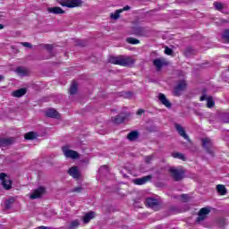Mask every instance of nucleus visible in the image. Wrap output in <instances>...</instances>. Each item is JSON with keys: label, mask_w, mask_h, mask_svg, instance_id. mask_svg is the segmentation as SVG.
<instances>
[{"label": "nucleus", "mask_w": 229, "mask_h": 229, "mask_svg": "<svg viewBox=\"0 0 229 229\" xmlns=\"http://www.w3.org/2000/svg\"><path fill=\"white\" fill-rule=\"evenodd\" d=\"M216 191H217L218 194H220L221 196H225L228 192V191L226 190V187L223 184H217Z\"/></svg>", "instance_id": "393cba45"}, {"label": "nucleus", "mask_w": 229, "mask_h": 229, "mask_svg": "<svg viewBox=\"0 0 229 229\" xmlns=\"http://www.w3.org/2000/svg\"><path fill=\"white\" fill-rule=\"evenodd\" d=\"M216 224L219 228H223L226 225V220L225 218H218Z\"/></svg>", "instance_id": "72a5a7b5"}, {"label": "nucleus", "mask_w": 229, "mask_h": 229, "mask_svg": "<svg viewBox=\"0 0 229 229\" xmlns=\"http://www.w3.org/2000/svg\"><path fill=\"white\" fill-rule=\"evenodd\" d=\"M153 160V156H148L146 158H145V162L146 164H151V161Z\"/></svg>", "instance_id": "a18cd8bd"}, {"label": "nucleus", "mask_w": 229, "mask_h": 229, "mask_svg": "<svg viewBox=\"0 0 229 229\" xmlns=\"http://www.w3.org/2000/svg\"><path fill=\"white\" fill-rule=\"evenodd\" d=\"M133 96V93H131V91H127L124 94V98H126L127 99H130V98H131Z\"/></svg>", "instance_id": "49530a36"}, {"label": "nucleus", "mask_w": 229, "mask_h": 229, "mask_svg": "<svg viewBox=\"0 0 229 229\" xmlns=\"http://www.w3.org/2000/svg\"><path fill=\"white\" fill-rule=\"evenodd\" d=\"M96 217V212L89 211L87 213V223H89L91 219H94Z\"/></svg>", "instance_id": "f704fd0d"}, {"label": "nucleus", "mask_w": 229, "mask_h": 229, "mask_svg": "<svg viewBox=\"0 0 229 229\" xmlns=\"http://www.w3.org/2000/svg\"><path fill=\"white\" fill-rule=\"evenodd\" d=\"M126 117H130V113H122L114 117H112V121L114 123V124H121L126 121Z\"/></svg>", "instance_id": "ddd939ff"}, {"label": "nucleus", "mask_w": 229, "mask_h": 229, "mask_svg": "<svg viewBox=\"0 0 229 229\" xmlns=\"http://www.w3.org/2000/svg\"><path fill=\"white\" fill-rule=\"evenodd\" d=\"M44 194H46V187L39 186L38 189L34 190L33 192L30 194V199H38Z\"/></svg>", "instance_id": "f8f14e48"}, {"label": "nucleus", "mask_w": 229, "mask_h": 229, "mask_svg": "<svg viewBox=\"0 0 229 229\" xmlns=\"http://www.w3.org/2000/svg\"><path fill=\"white\" fill-rule=\"evenodd\" d=\"M70 96H74L78 93V82L75 81H72L69 90H68Z\"/></svg>", "instance_id": "4be33fe9"}, {"label": "nucleus", "mask_w": 229, "mask_h": 229, "mask_svg": "<svg viewBox=\"0 0 229 229\" xmlns=\"http://www.w3.org/2000/svg\"><path fill=\"white\" fill-rule=\"evenodd\" d=\"M109 64L122 65L123 67H131L135 64V60L130 56L125 57L124 55L111 56L109 58Z\"/></svg>", "instance_id": "f257e3e1"}, {"label": "nucleus", "mask_w": 229, "mask_h": 229, "mask_svg": "<svg viewBox=\"0 0 229 229\" xmlns=\"http://www.w3.org/2000/svg\"><path fill=\"white\" fill-rule=\"evenodd\" d=\"M83 1L81 0H63L59 2L61 6H65L66 8H78L81 6Z\"/></svg>", "instance_id": "39448f33"}, {"label": "nucleus", "mask_w": 229, "mask_h": 229, "mask_svg": "<svg viewBox=\"0 0 229 229\" xmlns=\"http://www.w3.org/2000/svg\"><path fill=\"white\" fill-rule=\"evenodd\" d=\"M26 88H21L13 92V98H22V96H26Z\"/></svg>", "instance_id": "5701e85b"}, {"label": "nucleus", "mask_w": 229, "mask_h": 229, "mask_svg": "<svg viewBox=\"0 0 229 229\" xmlns=\"http://www.w3.org/2000/svg\"><path fill=\"white\" fill-rule=\"evenodd\" d=\"M67 174L73 178V180H81V172L78 169V166L73 165L70 167L67 171Z\"/></svg>", "instance_id": "1a4fd4ad"}, {"label": "nucleus", "mask_w": 229, "mask_h": 229, "mask_svg": "<svg viewBox=\"0 0 229 229\" xmlns=\"http://www.w3.org/2000/svg\"><path fill=\"white\" fill-rule=\"evenodd\" d=\"M185 89H187V82L185 81H179L174 89V96L180 97Z\"/></svg>", "instance_id": "6e6552de"}, {"label": "nucleus", "mask_w": 229, "mask_h": 229, "mask_svg": "<svg viewBox=\"0 0 229 229\" xmlns=\"http://www.w3.org/2000/svg\"><path fill=\"white\" fill-rule=\"evenodd\" d=\"M21 46H23V47H29V48L33 47V46L30 43H28V42H21Z\"/></svg>", "instance_id": "c03bdc74"}, {"label": "nucleus", "mask_w": 229, "mask_h": 229, "mask_svg": "<svg viewBox=\"0 0 229 229\" xmlns=\"http://www.w3.org/2000/svg\"><path fill=\"white\" fill-rule=\"evenodd\" d=\"M123 178H128V175H126V174H123Z\"/></svg>", "instance_id": "bf43d9fd"}, {"label": "nucleus", "mask_w": 229, "mask_h": 229, "mask_svg": "<svg viewBox=\"0 0 229 229\" xmlns=\"http://www.w3.org/2000/svg\"><path fill=\"white\" fill-rule=\"evenodd\" d=\"M140 137V133H139V131H131L127 134V139L130 140V142H135Z\"/></svg>", "instance_id": "aec40b11"}, {"label": "nucleus", "mask_w": 229, "mask_h": 229, "mask_svg": "<svg viewBox=\"0 0 229 229\" xmlns=\"http://www.w3.org/2000/svg\"><path fill=\"white\" fill-rule=\"evenodd\" d=\"M176 131L179 133L181 137H183L185 140H188V142H191V139H189V135H187V132H185V129L180 125L179 123L174 124Z\"/></svg>", "instance_id": "dca6fc26"}, {"label": "nucleus", "mask_w": 229, "mask_h": 229, "mask_svg": "<svg viewBox=\"0 0 229 229\" xmlns=\"http://www.w3.org/2000/svg\"><path fill=\"white\" fill-rule=\"evenodd\" d=\"M141 114H144V110L139 109V110L137 111V114H138V115H141Z\"/></svg>", "instance_id": "603ef678"}, {"label": "nucleus", "mask_w": 229, "mask_h": 229, "mask_svg": "<svg viewBox=\"0 0 229 229\" xmlns=\"http://www.w3.org/2000/svg\"><path fill=\"white\" fill-rule=\"evenodd\" d=\"M158 99L160 103H162L165 106H166V108H171V106H173V104L169 102L167 98L163 93H159Z\"/></svg>", "instance_id": "6ab92c4d"}, {"label": "nucleus", "mask_w": 229, "mask_h": 229, "mask_svg": "<svg viewBox=\"0 0 229 229\" xmlns=\"http://www.w3.org/2000/svg\"><path fill=\"white\" fill-rule=\"evenodd\" d=\"M12 144H15V138H0V146L4 148L6 146H12Z\"/></svg>", "instance_id": "f3484780"}, {"label": "nucleus", "mask_w": 229, "mask_h": 229, "mask_svg": "<svg viewBox=\"0 0 229 229\" xmlns=\"http://www.w3.org/2000/svg\"><path fill=\"white\" fill-rule=\"evenodd\" d=\"M194 114H196V115H198L199 117H201L202 115H203V114H201L200 112H198V111H194Z\"/></svg>", "instance_id": "3c124183"}, {"label": "nucleus", "mask_w": 229, "mask_h": 229, "mask_svg": "<svg viewBox=\"0 0 229 229\" xmlns=\"http://www.w3.org/2000/svg\"><path fill=\"white\" fill-rule=\"evenodd\" d=\"M15 72H17V74H19L20 76H26V74H28V69H26L25 67L20 66L16 68Z\"/></svg>", "instance_id": "bb28decb"}, {"label": "nucleus", "mask_w": 229, "mask_h": 229, "mask_svg": "<svg viewBox=\"0 0 229 229\" xmlns=\"http://www.w3.org/2000/svg\"><path fill=\"white\" fill-rule=\"evenodd\" d=\"M37 229H51V227L41 225L37 227Z\"/></svg>", "instance_id": "8fccbe9b"}, {"label": "nucleus", "mask_w": 229, "mask_h": 229, "mask_svg": "<svg viewBox=\"0 0 229 229\" xmlns=\"http://www.w3.org/2000/svg\"><path fill=\"white\" fill-rule=\"evenodd\" d=\"M223 122H224V123H229V115H228V114H225V115L223 117Z\"/></svg>", "instance_id": "de8ad7c7"}, {"label": "nucleus", "mask_w": 229, "mask_h": 229, "mask_svg": "<svg viewBox=\"0 0 229 229\" xmlns=\"http://www.w3.org/2000/svg\"><path fill=\"white\" fill-rule=\"evenodd\" d=\"M172 198H174V199H178V196L176 195H173Z\"/></svg>", "instance_id": "4d7b16f0"}, {"label": "nucleus", "mask_w": 229, "mask_h": 229, "mask_svg": "<svg viewBox=\"0 0 229 229\" xmlns=\"http://www.w3.org/2000/svg\"><path fill=\"white\" fill-rule=\"evenodd\" d=\"M98 173H99L100 176H106V174H108V173H110V170L108 169V165H104L100 166V168L98 169Z\"/></svg>", "instance_id": "a878e982"}, {"label": "nucleus", "mask_w": 229, "mask_h": 229, "mask_svg": "<svg viewBox=\"0 0 229 229\" xmlns=\"http://www.w3.org/2000/svg\"><path fill=\"white\" fill-rule=\"evenodd\" d=\"M205 99H207V97L205 95L200 97V101H205Z\"/></svg>", "instance_id": "5fc2aeb1"}, {"label": "nucleus", "mask_w": 229, "mask_h": 229, "mask_svg": "<svg viewBox=\"0 0 229 229\" xmlns=\"http://www.w3.org/2000/svg\"><path fill=\"white\" fill-rule=\"evenodd\" d=\"M26 140H33L34 139H37V133L34 131H30L25 134Z\"/></svg>", "instance_id": "c85d7f7f"}, {"label": "nucleus", "mask_w": 229, "mask_h": 229, "mask_svg": "<svg viewBox=\"0 0 229 229\" xmlns=\"http://www.w3.org/2000/svg\"><path fill=\"white\" fill-rule=\"evenodd\" d=\"M222 38L229 44V30H225L222 34Z\"/></svg>", "instance_id": "e433bc0d"}, {"label": "nucleus", "mask_w": 229, "mask_h": 229, "mask_svg": "<svg viewBox=\"0 0 229 229\" xmlns=\"http://www.w3.org/2000/svg\"><path fill=\"white\" fill-rule=\"evenodd\" d=\"M146 207L152 208V210H160V202L157 199L148 198L146 199Z\"/></svg>", "instance_id": "9d476101"}, {"label": "nucleus", "mask_w": 229, "mask_h": 229, "mask_svg": "<svg viewBox=\"0 0 229 229\" xmlns=\"http://www.w3.org/2000/svg\"><path fill=\"white\" fill-rule=\"evenodd\" d=\"M126 42L128 44H132V45H135V44H140V40L135 38H126Z\"/></svg>", "instance_id": "473e14b6"}, {"label": "nucleus", "mask_w": 229, "mask_h": 229, "mask_svg": "<svg viewBox=\"0 0 229 229\" xmlns=\"http://www.w3.org/2000/svg\"><path fill=\"white\" fill-rule=\"evenodd\" d=\"M211 210H212L211 207H205L200 208L198 214V217L195 220V223H197L198 225H199L200 223H203V221L207 219V216L210 214Z\"/></svg>", "instance_id": "20e7f679"}, {"label": "nucleus", "mask_w": 229, "mask_h": 229, "mask_svg": "<svg viewBox=\"0 0 229 229\" xmlns=\"http://www.w3.org/2000/svg\"><path fill=\"white\" fill-rule=\"evenodd\" d=\"M79 46H83L81 43H79Z\"/></svg>", "instance_id": "052dcab7"}, {"label": "nucleus", "mask_w": 229, "mask_h": 229, "mask_svg": "<svg viewBox=\"0 0 229 229\" xmlns=\"http://www.w3.org/2000/svg\"><path fill=\"white\" fill-rule=\"evenodd\" d=\"M183 55L187 58L193 56V55H196V49H194L192 47H187L184 50Z\"/></svg>", "instance_id": "b1692460"}, {"label": "nucleus", "mask_w": 229, "mask_h": 229, "mask_svg": "<svg viewBox=\"0 0 229 229\" xmlns=\"http://www.w3.org/2000/svg\"><path fill=\"white\" fill-rule=\"evenodd\" d=\"M3 80H4V76L0 75V81H3Z\"/></svg>", "instance_id": "6e6d98bb"}, {"label": "nucleus", "mask_w": 229, "mask_h": 229, "mask_svg": "<svg viewBox=\"0 0 229 229\" xmlns=\"http://www.w3.org/2000/svg\"><path fill=\"white\" fill-rule=\"evenodd\" d=\"M148 30L144 27L134 26L131 29V34L135 35L136 37H148Z\"/></svg>", "instance_id": "423d86ee"}, {"label": "nucleus", "mask_w": 229, "mask_h": 229, "mask_svg": "<svg viewBox=\"0 0 229 229\" xmlns=\"http://www.w3.org/2000/svg\"><path fill=\"white\" fill-rule=\"evenodd\" d=\"M80 226V220H72L67 226L68 229H74Z\"/></svg>", "instance_id": "c756f323"}, {"label": "nucleus", "mask_w": 229, "mask_h": 229, "mask_svg": "<svg viewBox=\"0 0 229 229\" xmlns=\"http://www.w3.org/2000/svg\"><path fill=\"white\" fill-rule=\"evenodd\" d=\"M62 151L65 158H72V160H78V158H80V153H78L76 150L71 149L69 145L62 147Z\"/></svg>", "instance_id": "7ed1b4c3"}, {"label": "nucleus", "mask_w": 229, "mask_h": 229, "mask_svg": "<svg viewBox=\"0 0 229 229\" xmlns=\"http://www.w3.org/2000/svg\"><path fill=\"white\" fill-rule=\"evenodd\" d=\"M202 146L206 149L207 153L211 155V157H214V152L210 150V148H212V141L210 140V139H202Z\"/></svg>", "instance_id": "2eb2a0df"}, {"label": "nucleus", "mask_w": 229, "mask_h": 229, "mask_svg": "<svg viewBox=\"0 0 229 229\" xmlns=\"http://www.w3.org/2000/svg\"><path fill=\"white\" fill-rule=\"evenodd\" d=\"M15 200L13 199H9L8 200L5 201V208L8 210L10 208H12V204L14 202Z\"/></svg>", "instance_id": "58836bf2"}, {"label": "nucleus", "mask_w": 229, "mask_h": 229, "mask_svg": "<svg viewBox=\"0 0 229 229\" xmlns=\"http://www.w3.org/2000/svg\"><path fill=\"white\" fill-rule=\"evenodd\" d=\"M228 72H229V65H228Z\"/></svg>", "instance_id": "680f3d73"}, {"label": "nucleus", "mask_w": 229, "mask_h": 229, "mask_svg": "<svg viewBox=\"0 0 229 229\" xmlns=\"http://www.w3.org/2000/svg\"><path fill=\"white\" fill-rule=\"evenodd\" d=\"M153 65L156 67L157 71H162V67L169 65V63H167L164 57H160L154 59Z\"/></svg>", "instance_id": "9b49d317"}, {"label": "nucleus", "mask_w": 229, "mask_h": 229, "mask_svg": "<svg viewBox=\"0 0 229 229\" xmlns=\"http://www.w3.org/2000/svg\"><path fill=\"white\" fill-rule=\"evenodd\" d=\"M215 106H216V101H214V98H212V97H208L207 98L208 108H214Z\"/></svg>", "instance_id": "7c9ffc66"}, {"label": "nucleus", "mask_w": 229, "mask_h": 229, "mask_svg": "<svg viewBox=\"0 0 229 229\" xmlns=\"http://www.w3.org/2000/svg\"><path fill=\"white\" fill-rule=\"evenodd\" d=\"M170 212H174L175 214H180V213L183 212V210L178 207L174 206V207L170 208Z\"/></svg>", "instance_id": "4c0bfd02"}, {"label": "nucleus", "mask_w": 229, "mask_h": 229, "mask_svg": "<svg viewBox=\"0 0 229 229\" xmlns=\"http://www.w3.org/2000/svg\"><path fill=\"white\" fill-rule=\"evenodd\" d=\"M214 6H215L216 10H217L218 12H221V10H223V8H225V5H223V4H221V2H215Z\"/></svg>", "instance_id": "c9c22d12"}, {"label": "nucleus", "mask_w": 229, "mask_h": 229, "mask_svg": "<svg viewBox=\"0 0 229 229\" xmlns=\"http://www.w3.org/2000/svg\"><path fill=\"white\" fill-rule=\"evenodd\" d=\"M48 13H54L55 15H60L65 13V11L62 9L61 7H48L47 9Z\"/></svg>", "instance_id": "412c9836"}, {"label": "nucleus", "mask_w": 229, "mask_h": 229, "mask_svg": "<svg viewBox=\"0 0 229 229\" xmlns=\"http://www.w3.org/2000/svg\"><path fill=\"white\" fill-rule=\"evenodd\" d=\"M46 116L51 119H60V113L55 108H50L46 112Z\"/></svg>", "instance_id": "a211bd4d"}, {"label": "nucleus", "mask_w": 229, "mask_h": 229, "mask_svg": "<svg viewBox=\"0 0 229 229\" xmlns=\"http://www.w3.org/2000/svg\"><path fill=\"white\" fill-rule=\"evenodd\" d=\"M70 192H78V193L83 192V187H81V186L75 187V188L72 189L70 191Z\"/></svg>", "instance_id": "ea45409f"}, {"label": "nucleus", "mask_w": 229, "mask_h": 229, "mask_svg": "<svg viewBox=\"0 0 229 229\" xmlns=\"http://www.w3.org/2000/svg\"><path fill=\"white\" fill-rule=\"evenodd\" d=\"M4 28V25L0 24V30H3Z\"/></svg>", "instance_id": "13d9d810"}, {"label": "nucleus", "mask_w": 229, "mask_h": 229, "mask_svg": "<svg viewBox=\"0 0 229 229\" xmlns=\"http://www.w3.org/2000/svg\"><path fill=\"white\" fill-rule=\"evenodd\" d=\"M181 198L184 203H187V201L191 199V196H189V194H182Z\"/></svg>", "instance_id": "a19ab883"}, {"label": "nucleus", "mask_w": 229, "mask_h": 229, "mask_svg": "<svg viewBox=\"0 0 229 229\" xmlns=\"http://www.w3.org/2000/svg\"><path fill=\"white\" fill-rule=\"evenodd\" d=\"M121 13H123V10H121V9L116 10L114 13H111L110 17L114 21H117V19H119V17H121Z\"/></svg>", "instance_id": "cd10ccee"}, {"label": "nucleus", "mask_w": 229, "mask_h": 229, "mask_svg": "<svg viewBox=\"0 0 229 229\" xmlns=\"http://www.w3.org/2000/svg\"><path fill=\"white\" fill-rule=\"evenodd\" d=\"M165 55H173V49H171L168 47H166L165 48Z\"/></svg>", "instance_id": "37998d69"}, {"label": "nucleus", "mask_w": 229, "mask_h": 229, "mask_svg": "<svg viewBox=\"0 0 229 229\" xmlns=\"http://www.w3.org/2000/svg\"><path fill=\"white\" fill-rule=\"evenodd\" d=\"M131 7H130V5H126L123 9H120V10H123V12H128V10H131Z\"/></svg>", "instance_id": "09e8293b"}, {"label": "nucleus", "mask_w": 229, "mask_h": 229, "mask_svg": "<svg viewBox=\"0 0 229 229\" xmlns=\"http://www.w3.org/2000/svg\"><path fill=\"white\" fill-rule=\"evenodd\" d=\"M151 180H153V175L149 174L143 176L141 178L133 179V183H135V185H144L145 183H148V182Z\"/></svg>", "instance_id": "4468645a"}, {"label": "nucleus", "mask_w": 229, "mask_h": 229, "mask_svg": "<svg viewBox=\"0 0 229 229\" xmlns=\"http://www.w3.org/2000/svg\"><path fill=\"white\" fill-rule=\"evenodd\" d=\"M44 47H45V49H47V51H49V53H51L53 51V49H55V47L50 44L45 45Z\"/></svg>", "instance_id": "79ce46f5"}, {"label": "nucleus", "mask_w": 229, "mask_h": 229, "mask_svg": "<svg viewBox=\"0 0 229 229\" xmlns=\"http://www.w3.org/2000/svg\"><path fill=\"white\" fill-rule=\"evenodd\" d=\"M172 157L174 158H178L179 160H183L185 161V156L180 152H174L172 154Z\"/></svg>", "instance_id": "2f4dec72"}, {"label": "nucleus", "mask_w": 229, "mask_h": 229, "mask_svg": "<svg viewBox=\"0 0 229 229\" xmlns=\"http://www.w3.org/2000/svg\"><path fill=\"white\" fill-rule=\"evenodd\" d=\"M83 223L84 225H87V214L83 216Z\"/></svg>", "instance_id": "864d4df0"}, {"label": "nucleus", "mask_w": 229, "mask_h": 229, "mask_svg": "<svg viewBox=\"0 0 229 229\" xmlns=\"http://www.w3.org/2000/svg\"><path fill=\"white\" fill-rule=\"evenodd\" d=\"M0 180L5 191H10V189H12V180H10V177H8L6 174L0 173Z\"/></svg>", "instance_id": "0eeeda50"}, {"label": "nucleus", "mask_w": 229, "mask_h": 229, "mask_svg": "<svg viewBox=\"0 0 229 229\" xmlns=\"http://www.w3.org/2000/svg\"><path fill=\"white\" fill-rule=\"evenodd\" d=\"M168 173L174 182H182L185 178V170L183 168L178 170L174 166H172L169 168Z\"/></svg>", "instance_id": "f03ea898"}]
</instances>
